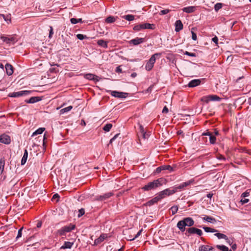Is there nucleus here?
<instances>
[{"label":"nucleus","instance_id":"obj_49","mask_svg":"<svg viewBox=\"0 0 251 251\" xmlns=\"http://www.w3.org/2000/svg\"><path fill=\"white\" fill-rule=\"evenodd\" d=\"M142 231H143V229H141L137 232V233L136 234V235L135 236V237L134 238H133L132 239H129L128 240L133 241L134 239H135L136 238H137V237H138L141 235Z\"/></svg>","mask_w":251,"mask_h":251},{"label":"nucleus","instance_id":"obj_3","mask_svg":"<svg viewBox=\"0 0 251 251\" xmlns=\"http://www.w3.org/2000/svg\"><path fill=\"white\" fill-rule=\"evenodd\" d=\"M175 193V191L172 190L171 188L164 189L158 193L156 194V197L160 201L162 199L165 198L167 196H169Z\"/></svg>","mask_w":251,"mask_h":251},{"label":"nucleus","instance_id":"obj_18","mask_svg":"<svg viewBox=\"0 0 251 251\" xmlns=\"http://www.w3.org/2000/svg\"><path fill=\"white\" fill-rule=\"evenodd\" d=\"M199 251H214V248L208 245H201L199 248Z\"/></svg>","mask_w":251,"mask_h":251},{"label":"nucleus","instance_id":"obj_50","mask_svg":"<svg viewBox=\"0 0 251 251\" xmlns=\"http://www.w3.org/2000/svg\"><path fill=\"white\" fill-rule=\"evenodd\" d=\"M23 229V227H21L19 230H18V234H17V236L16 237V239H18L20 237H21L22 236V230Z\"/></svg>","mask_w":251,"mask_h":251},{"label":"nucleus","instance_id":"obj_46","mask_svg":"<svg viewBox=\"0 0 251 251\" xmlns=\"http://www.w3.org/2000/svg\"><path fill=\"white\" fill-rule=\"evenodd\" d=\"M194 180L193 179L190 180L188 181L183 182L182 184L183 185V187L185 188L191 184H192Z\"/></svg>","mask_w":251,"mask_h":251},{"label":"nucleus","instance_id":"obj_14","mask_svg":"<svg viewBox=\"0 0 251 251\" xmlns=\"http://www.w3.org/2000/svg\"><path fill=\"white\" fill-rule=\"evenodd\" d=\"M187 232L190 234H197L199 236H201L202 234V231L196 227H190L188 228Z\"/></svg>","mask_w":251,"mask_h":251},{"label":"nucleus","instance_id":"obj_16","mask_svg":"<svg viewBox=\"0 0 251 251\" xmlns=\"http://www.w3.org/2000/svg\"><path fill=\"white\" fill-rule=\"evenodd\" d=\"M201 83V80L200 79H195L190 81L188 84L189 87H195L199 85Z\"/></svg>","mask_w":251,"mask_h":251},{"label":"nucleus","instance_id":"obj_20","mask_svg":"<svg viewBox=\"0 0 251 251\" xmlns=\"http://www.w3.org/2000/svg\"><path fill=\"white\" fill-rule=\"evenodd\" d=\"M41 100V98L39 97H32L29 100H25V101L27 103H34L40 101Z\"/></svg>","mask_w":251,"mask_h":251},{"label":"nucleus","instance_id":"obj_25","mask_svg":"<svg viewBox=\"0 0 251 251\" xmlns=\"http://www.w3.org/2000/svg\"><path fill=\"white\" fill-rule=\"evenodd\" d=\"M97 44L99 46H100L101 47H103L105 49H106L108 48L107 42H106L102 39L99 40L97 41Z\"/></svg>","mask_w":251,"mask_h":251},{"label":"nucleus","instance_id":"obj_60","mask_svg":"<svg viewBox=\"0 0 251 251\" xmlns=\"http://www.w3.org/2000/svg\"><path fill=\"white\" fill-rule=\"evenodd\" d=\"M168 108L166 106H165L162 110V113H167L168 112Z\"/></svg>","mask_w":251,"mask_h":251},{"label":"nucleus","instance_id":"obj_8","mask_svg":"<svg viewBox=\"0 0 251 251\" xmlns=\"http://www.w3.org/2000/svg\"><path fill=\"white\" fill-rule=\"evenodd\" d=\"M31 93L30 91H21L19 92H14L8 94L9 97L16 98L19 97L24 95H27Z\"/></svg>","mask_w":251,"mask_h":251},{"label":"nucleus","instance_id":"obj_1","mask_svg":"<svg viewBox=\"0 0 251 251\" xmlns=\"http://www.w3.org/2000/svg\"><path fill=\"white\" fill-rule=\"evenodd\" d=\"M167 182V181L165 178L160 177L148 183L142 188V189L144 191H149L154 190L163 184H166Z\"/></svg>","mask_w":251,"mask_h":251},{"label":"nucleus","instance_id":"obj_39","mask_svg":"<svg viewBox=\"0 0 251 251\" xmlns=\"http://www.w3.org/2000/svg\"><path fill=\"white\" fill-rule=\"evenodd\" d=\"M71 23L72 24H76L79 22L82 23V19H75V18H71L70 19Z\"/></svg>","mask_w":251,"mask_h":251},{"label":"nucleus","instance_id":"obj_38","mask_svg":"<svg viewBox=\"0 0 251 251\" xmlns=\"http://www.w3.org/2000/svg\"><path fill=\"white\" fill-rule=\"evenodd\" d=\"M112 127V125L111 124H107L103 126V129L106 132H108L110 131Z\"/></svg>","mask_w":251,"mask_h":251},{"label":"nucleus","instance_id":"obj_5","mask_svg":"<svg viewBox=\"0 0 251 251\" xmlns=\"http://www.w3.org/2000/svg\"><path fill=\"white\" fill-rule=\"evenodd\" d=\"M0 39L3 42L8 45H13L17 41L15 37L13 35H6L3 34L0 36Z\"/></svg>","mask_w":251,"mask_h":251},{"label":"nucleus","instance_id":"obj_63","mask_svg":"<svg viewBox=\"0 0 251 251\" xmlns=\"http://www.w3.org/2000/svg\"><path fill=\"white\" fill-rule=\"evenodd\" d=\"M177 134L178 135H181L182 134V136L184 137V134H183V131L181 130H179L177 131Z\"/></svg>","mask_w":251,"mask_h":251},{"label":"nucleus","instance_id":"obj_2","mask_svg":"<svg viewBox=\"0 0 251 251\" xmlns=\"http://www.w3.org/2000/svg\"><path fill=\"white\" fill-rule=\"evenodd\" d=\"M194 225L193 219L191 217H186L178 221L176 226L181 232H184L185 230V226H191Z\"/></svg>","mask_w":251,"mask_h":251},{"label":"nucleus","instance_id":"obj_59","mask_svg":"<svg viewBox=\"0 0 251 251\" xmlns=\"http://www.w3.org/2000/svg\"><path fill=\"white\" fill-rule=\"evenodd\" d=\"M212 134H213L215 137L216 136H219L220 135L219 132L218 130H217L216 129H214V131L212 133Z\"/></svg>","mask_w":251,"mask_h":251},{"label":"nucleus","instance_id":"obj_52","mask_svg":"<svg viewBox=\"0 0 251 251\" xmlns=\"http://www.w3.org/2000/svg\"><path fill=\"white\" fill-rule=\"evenodd\" d=\"M249 201V199H242L241 200H240V203H241L242 205H243L245 203H248V202Z\"/></svg>","mask_w":251,"mask_h":251},{"label":"nucleus","instance_id":"obj_40","mask_svg":"<svg viewBox=\"0 0 251 251\" xmlns=\"http://www.w3.org/2000/svg\"><path fill=\"white\" fill-rule=\"evenodd\" d=\"M184 187H183V185L180 184L178 186H175L172 188H171L172 190H174L175 191V193L178 190H181L183 189Z\"/></svg>","mask_w":251,"mask_h":251},{"label":"nucleus","instance_id":"obj_17","mask_svg":"<svg viewBox=\"0 0 251 251\" xmlns=\"http://www.w3.org/2000/svg\"><path fill=\"white\" fill-rule=\"evenodd\" d=\"M6 74L8 75H11L13 73V66L7 63L5 66Z\"/></svg>","mask_w":251,"mask_h":251},{"label":"nucleus","instance_id":"obj_34","mask_svg":"<svg viewBox=\"0 0 251 251\" xmlns=\"http://www.w3.org/2000/svg\"><path fill=\"white\" fill-rule=\"evenodd\" d=\"M123 18L128 21H132L134 20V16L133 15H126L123 16Z\"/></svg>","mask_w":251,"mask_h":251},{"label":"nucleus","instance_id":"obj_27","mask_svg":"<svg viewBox=\"0 0 251 251\" xmlns=\"http://www.w3.org/2000/svg\"><path fill=\"white\" fill-rule=\"evenodd\" d=\"M214 236H216L218 239H225L227 240V236L223 233H219L218 232H215Z\"/></svg>","mask_w":251,"mask_h":251},{"label":"nucleus","instance_id":"obj_43","mask_svg":"<svg viewBox=\"0 0 251 251\" xmlns=\"http://www.w3.org/2000/svg\"><path fill=\"white\" fill-rule=\"evenodd\" d=\"M210 96L209 95H208V96H204L202 98H201V100L202 101H204L206 103H208L209 101H210Z\"/></svg>","mask_w":251,"mask_h":251},{"label":"nucleus","instance_id":"obj_62","mask_svg":"<svg viewBox=\"0 0 251 251\" xmlns=\"http://www.w3.org/2000/svg\"><path fill=\"white\" fill-rule=\"evenodd\" d=\"M231 248L233 251H235L237 249V245L236 244H232Z\"/></svg>","mask_w":251,"mask_h":251},{"label":"nucleus","instance_id":"obj_4","mask_svg":"<svg viewBox=\"0 0 251 251\" xmlns=\"http://www.w3.org/2000/svg\"><path fill=\"white\" fill-rule=\"evenodd\" d=\"M161 54L160 53H156L151 55V57L146 64L145 69L146 70L149 71L152 69L156 61V57L160 56Z\"/></svg>","mask_w":251,"mask_h":251},{"label":"nucleus","instance_id":"obj_37","mask_svg":"<svg viewBox=\"0 0 251 251\" xmlns=\"http://www.w3.org/2000/svg\"><path fill=\"white\" fill-rule=\"evenodd\" d=\"M203 219L204 220L206 221L207 222H210V223H213V221H214V222L216 221L215 219L214 218L210 217V216H205L203 218Z\"/></svg>","mask_w":251,"mask_h":251},{"label":"nucleus","instance_id":"obj_35","mask_svg":"<svg viewBox=\"0 0 251 251\" xmlns=\"http://www.w3.org/2000/svg\"><path fill=\"white\" fill-rule=\"evenodd\" d=\"M72 108H73V106H71V105L67 107L64 108L60 110V114H63L64 113L68 112L70 111Z\"/></svg>","mask_w":251,"mask_h":251},{"label":"nucleus","instance_id":"obj_57","mask_svg":"<svg viewBox=\"0 0 251 251\" xmlns=\"http://www.w3.org/2000/svg\"><path fill=\"white\" fill-rule=\"evenodd\" d=\"M212 41L216 44H218V38L217 36H215L214 37L212 38Z\"/></svg>","mask_w":251,"mask_h":251},{"label":"nucleus","instance_id":"obj_28","mask_svg":"<svg viewBox=\"0 0 251 251\" xmlns=\"http://www.w3.org/2000/svg\"><path fill=\"white\" fill-rule=\"evenodd\" d=\"M5 165V160L4 158L0 159V174H2L4 171Z\"/></svg>","mask_w":251,"mask_h":251},{"label":"nucleus","instance_id":"obj_12","mask_svg":"<svg viewBox=\"0 0 251 251\" xmlns=\"http://www.w3.org/2000/svg\"><path fill=\"white\" fill-rule=\"evenodd\" d=\"M84 77L87 79L93 80L97 82L100 80V77L95 75L92 74H86L84 75Z\"/></svg>","mask_w":251,"mask_h":251},{"label":"nucleus","instance_id":"obj_31","mask_svg":"<svg viewBox=\"0 0 251 251\" xmlns=\"http://www.w3.org/2000/svg\"><path fill=\"white\" fill-rule=\"evenodd\" d=\"M210 101H220L222 99L219 96L215 95H210Z\"/></svg>","mask_w":251,"mask_h":251},{"label":"nucleus","instance_id":"obj_64","mask_svg":"<svg viewBox=\"0 0 251 251\" xmlns=\"http://www.w3.org/2000/svg\"><path fill=\"white\" fill-rule=\"evenodd\" d=\"M116 72L117 73H121L122 72V69L120 68V67H117L116 68Z\"/></svg>","mask_w":251,"mask_h":251},{"label":"nucleus","instance_id":"obj_24","mask_svg":"<svg viewBox=\"0 0 251 251\" xmlns=\"http://www.w3.org/2000/svg\"><path fill=\"white\" fill-rule=\"evenodd\" d=\"M196 10V7L195 6H188L186 7H184L182 9L183 12H186L187 13H191L194 12Z\"/></svg>","mask_w":251,"mask_h":251},{"label":"nucleus","instance_id":"obj_6","mask_svg":"<svg viewBox=\"0 0 251 251\" xmlns=\"http://www.w3.org/2000/svg\"><path fill=\"white\" fill-rule=\"evenodd\" d=\"M155 28V25L149 23H144L136 25L134 26L133 29L136 31H140L143 29H154Z\"/></svg>","mask_w":251,"mask_h":251},{"label":"nucleus","instance_id":"obj_32","mask_svg":"<svg viewBox=\"0 0 251 251\" xmlns=\"http://www.w3.org/2000/svg\"><path fill=\"white\" fill-rule=\"evenodd\" d=\"M116 20L114 16H108L106 19H105V22L107 23H114Z\"/></svg>","mask_w":251,"mask_h":251},{"label":"nucleus","instance_id":"obj_61","mask_svg":"<svg viewBox=\"0 0 251 251\" xmlns=\"http://www.w3.org/2000/svg\"><path fill=\"white\" fill-rule=\"evenodd\" d=\"M140 131L141 134L145 132L144 129V127L142 125L140 126Z\"/></svg>","mask_w":251,"mask_h":251},{"label":"nucleus","instance_id":"obj_21","mask_svg":"<svg viewBox=\"0 0 251 251\" xmlns=\"http://www.w3.org/2000/svg\"><path fill=\"white\" fill-rule=\"evenodd\" d=\"M107 237L106 234H102L94 241V244L97 245L102 242Z\"/></svg>","mask_w":251,"mask_h":251},{"label":"nucleus","instance_id":"obj_19","mask_svg":"<svg viewBox=\"0 0 251 251\" xmlns=\"http://www.w3.org/2000/svg\"><path fill=\"white\" fill-rule=\"evenodd\" d=\"M175 31L176 32H179L183 29V24L180 20H177L175 23Z\"/></svg>","mask_w":251,"mask_h":251},{"label":"nucleus","instance_id":"obj_22","mask_svg":"<svg viewBox=\"0 0 251 251\" xmlns=\"http://www.w3.org/2000/svg\"><path fill=\"white\" fill-rule=\"evenodd\" d=\"M158 199L157 198L156 196L152 198L151 200L149 201H147L145 205L146 206H151L153 205L155 203H156L158 201H159Z\"/></svg>","mask_w":251,"mask_h":251},{"label":"nucleus","instance_id":"obj_53","mask_svg":"<svg viewBox=\"0 0 251 251\" xmlns=\"http://www.w3.org/2000/svg\"><path fill=\"white\" fill-rule=\"evenodd\" d=\"M212 134V133L208 130H206V132H203L201 136H209Z\"/></svg>","mask_w":251,"mask_h":251},{"label":"nucleus","instance_id":"obj_7","mask_svg":"<svg viewBox=\"0 0 251 251\" xmlns=\"http://www.w3.org/2000/svg\"><path fill=\"white\" fill-rule=\"evenodd\" d=\"M75 227V225L70 224L69 225L64 226L59 229L58 230V233L61 236L64 235L66 232L71 231L72 230L74 229Z\"/></svg>","mask_w":251,"mask_h":251},{"label":"nucleus","instance_id":"obj_42","mask_svg":"<svg viewBox=\"0 0 251 251\" xmlns=\"http://www.w3.org/2000/svg\"><path fill=\"white\" fill-rule=\"evenodd\" d=\"M178 207L177 205H174L171 208L170 210L172 211V215H175L176 213H177L178 211Z\"/></svg>","mask_w":251,"mask_h":251},{"label":"nucleus","instance_id":"obj_33","mask_svg":"<svg viewBox=\"0 0 251 251\" xmlns=\"http://www.w3.org/2000/svg\"><path fill=\"white\" fill-rule=\"evenodd\" d=\"M45 130V128L44 127H40L37 129L32 134V136L37 135V134H42L44 130Z\"/></svg>","mask_w":251,"mask_h":251},{"label":"nucleus","instance_id":"obj_15","mask_svg":"<svg viewBox=\"0 0 251 251\" xmlns=\"http://www.w3.org/2000/svg\"><path fill=\"white\" fill-rule=\"evenodd\" d=\"M145 41V38L136 37L130 40L129 43L130 44H133V45L137 46L143 43Z\"/></svg>","mask_w":251,"mask_h":251},{"label":"nucleus","instance_id":"obj_47","mask_svg":"<svg viewBox=\"0 0 251 251\" xmlns=\"http://www.w3.org/2000/svg\"><path fill=\"white\" fill-rule=\"evenodd\" d=\"M184 54H185V55H188V56H190L191 57H196L197 56V55L195 53L190 52L187 51H185L184 52Z\"/></svg>","mask_w":251,"mask_h":251},{"label":"nucleus","instance_id":"obj_10","mask_svg":"<svg viewBox=\"0 0 251 251\" xmlns=\"http://www.w3.org/2000/svg\"><path fill=\"white\" fill-rule=\"evenodd\" d=\"M114 194L112 192H108L102 195L97 196L95 198V200L98 201H104L107 200L111 196H113Z\"/></svg>","mask_w":251,"mask_h":251},{"label":"nucleus","instance_id":"obj_48","mask_svg":"<svg viewBox=\"0 0 251 251\" xmlns=\"http://www.w3.org/2000/svg\"><path fill=\"white\" fill-rule=\"evenodd\" d=\"M170 11V10L166 9L161 10L159 14L160 15H163L167 14Z\"/></svg>","mask_w":251,"mask_h":251},{"label":"nucleus","instance_id":"obj_58","mask_svg":"<svg viewBox=\"0 0 251 251\" xmlns=\"http://www.w3.org/2000/svg\"><path fill=\"white\" fill-rule=\"evenodd\" d=\"M243 151L245 152L246 153L249 154V155H251V150H247L245 148H244L242 149Z\"/></svg>","mask_w":251,"mask_h":251},{"label":"nucleus","instance_id":"obj_44","mask_svg":"<svg viewBox=\"0 0 251 251\" xmlns=\"http://www.w3.org/2000/svg\"><path fill=\"white\" fill-rule=\"evenodd\" d=\"M250 190H247L245 192L241 194V197L242 198L248 197L250 196Z\"/></svg>","mask_w":251,"mask_h":251},{"label":"nucleus","instance_id":"obj_9","mask_svg":"<svg viewBox=\"0 0 251 251\" xmlns=\"http://www.w3.org/2000/svg\"><path fill=\"white\" fill-rule=\"evenodd\" d=\"M164 170H168L170 172H173L174 171L173 168L169 165H162L161 166H159L157 167L156 170L154 171V173L155 174H159L162 171Z\"/></svg>","mask_w":251,"mask_h":251},{"label":"nucleus","instance_id":"obj_54","mask_svg":"<svg viewBox=\"0 0 251 251\" xmlns=\"http://www.w3.org/2000/svg\"><path fill=\"white\" fill-rule=\"evenodd\" d=\"M50 30L49 37V38H51L53 34V28L52 26H50Z\"/></svg>","mask_w":251,"mask_h":251},{"label":"nucleus","instance_id":"obj_30","mask_svg":"<svg viewBox=\"0 0 251 251\" xmlns=\"http://www.w3.org/2000/svg\"><path fill=\"white\" fill-rule=\"evenodd\" d=\"M202 228L206 232H213V233H214V232H218V230H217L216 229H214V228H211V227H209L203 226V227H202Z\"/></svg>","mask_w":251,"mask_h":251},{"label":"nucleus","instance_id":"obj_23","mask_svg":"<svg viewBox=\"0 0 251 251\" xmlns=\"http://www.w3.org/2000/svg\"><path fill=\"white\" fill-rule=\"evenodd\" d=\"M74 242L65 241L64 244L61 247L60 249H71L74 245Z\"/></svg>","mask_w":251,"mask_h":251},{"label":"nucleus","instance_id":"obj_45","mask_svg":"<svg viewBox=\"0 0 251 251\" xmlns=\"http://www.w3.org/2000/svg\"><path fill=\"white\" fill-rule=\"evenodd\" d=\"M76 37L77 39H78L80 40H82L85 39H87L88 37L85 35H83L82 34H78L76 35Z\"/></svg>","mask_w":251,"mask_h":251},{"label":"nucleus","instance_id":"obj_29","mask_svg":"<svg viewBox=\"0 0 251 251\" xmlns=\"http://www.w3.org/2000/svg\"><path fill=\"white\" fill-rule=\"evenodd\" d=\"M216 248L221 251H230L228 248L225 245H217Z\"/></svg>","mask_w":251,"mask_h":251},{"label":"nucleus","instance_id":"obj_13","mask_svg":"<svg viewBox=\"0 0 251 251\" xmlns=\"http://www.w3.org/2000/svg\"><path fill=\"white\" fill-rule=\"evenodd\" d=\"M11 139L9 136L6 134H2L0 136V142L5 144H9L10 143Z\"/></svg>","mask_w":251,"mask_h":251},{"label":"nucleus","instance_id":"obj_36","mask_svg":"<svg viewBox=\"0 0 251 251\" xmlns=\"http://www.w3.org/2000/svg\"><path fill=\"white\" fill-rule=\"evenodd\" d=\"M216 138L213 134H212L209 137V142L211 144L214 145L216 143Z\"/></svg>","mask_w":251,"mask_h":251},{"label":"nucleus","instance_id":"obj_55","mask_svg":"<svg viewBox=\"0 0 251 251\" xmlns=\"http://www.w3.org/2000/svg\"><path fill=\"white\" fill-rule=\"evenodd\" d=\"M142 136L143 138L144 139H146L148 138V137H149L150 135H149V133H147L146 132H144L142 134Z\"/></svg>","mask_w":251,"mask_h":251},{"label":"nucleus","instance_id":"obj_41","mask_svg":"<svg viewBox=\"0 0 251 251\" xmlns=\"http://www.w3.org/2000/svg\"><path fill=\"white\" fill-rule=\"evenodd\" d=\"M223 4L222 3H217L214 5V9L215 11L217 12L222 8Z\"/></svg>","mask_w":251,"mask_h":251},{"label":"nucleus","instance_id":"obj_26","mask_svg":"<svg viewBox=\"0 0 251 251\" xmlns=\"http://www.w3.org/2000/svg\"><path fill=\"white\" fill-rule=\"evenodd\" d=\"M27 157H28V151L26 150H25L24 155H23V156L22 158V160H21V164L22 165H24L26 163L27 159Z\"/></svg>","mask_w":251,"mask_h":251},{"label":"nucleus","instance_id":"obj_11","mask_svg":"<svg viewBox=\"0 0 251 251\" xmlns=\"http://www.w3.org/2000/svg\"><path fill=\"white\" fill-rule=\"evenodd\" d=\"M111 96L118 98H126L128 95L125 92H120L116 91H109Z\"/></svg>","mask_w":251,"mask_h":251},{"label":"nucleus","instance_id":"obj_51","mask_svg":"<svg viewBox=\"0 0 251 251\" xmlns=\"http://www.w3.org/2000/svg\"><path fill=\"white\" fill-rule=\"evenodd\" d=\"M85 213V210L83 208H81L79 210V213L78 214V217H80L83 215Z\"/></svg>","mask_w":251,"mask_h":251},{"label":"nucleus","instance_id":"obj_56","mask_svg":"<svg viewBox=\"0 0 251 251\" xmlns=\"http://www.w3.org/2000/svg\"><path fill=\"white\" fill-rule=\"evenodd\" d=\"M191 34H192V39L193 40H197V34L195 33L194 31H191Z\"/></svg>","mask_w":251,"mask_h":251}]
</instances>
